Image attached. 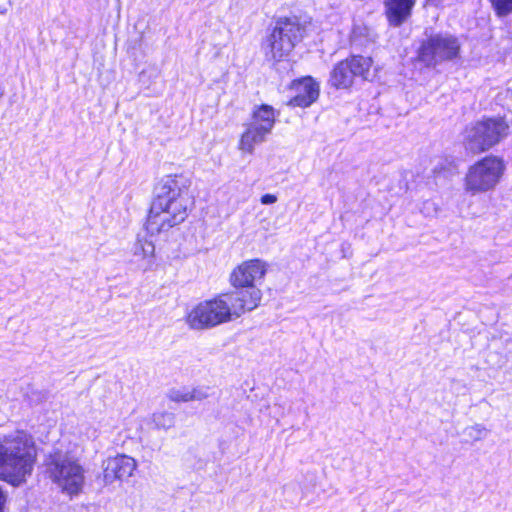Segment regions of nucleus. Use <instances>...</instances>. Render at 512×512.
Masks as SVG:
<instances>
[{"mask_svg":"<svg viewBox=\"0 0 512 512\" xmlns=\"http://www.w3.org/2000/svg\"><path fill=\"white\" fill-rule=\"evenodd\" d=\"M167 397L173 402H189L191 397L189 396L188 389H170L167 393Z\"/></svg>","mask_w":512,"mask_h":512,"instance_id":"19","label":"nucleus"},{"mask_svg":"<svg viewBox=\"0 0 512 512\" xmlns=\"http://www.w3.org/2000/svg\"><path fill=\"white\" fill-rule=\"evenodd\" d=\"M152 422L156 429L168 430L175 424V415L170 412H155L152 415Z\"/></svg>","mask_w":512,"mask_h":512,"instance_id":"17","label":"nucleus"},{"mask_svg":"<svg viewBox=\"0 0 512 512\" xmlns=\"http://www.w3.org/2000/svg\"><path fill=\"white\" fill-rule=\"evenodd\" d=\"M293 89L296 95L288 103L293 107H308L319 97V86L311 77L294 82Z\"/></svg>","mask_w":512,"mask_h":512,"instance_id":"12","label":"nucleus"},{"mask_svg":"<svg viewBox=\"0 0 512 512\" xmlns=\"http://www.w3.org/2000/svg\"><path fill=\"white\" fill-rule=\"evenodd\" d=\"M103 481L106 485L116 480H124L133 475L137 467L136 461L127 455L110 457L103 462Z\"/></svg>","mask_w":512,"mask_h":512,"instance_id":"11","label":"nucleus"},{"mask_svg":"<svg viewBox=\"0 0 512 512\" xmlns=\"http://www.w3.org/2000/svg\"><path fill=\"white\" fill-rule=\"evenodd\" d=\"M187 180L181 175L162 178L154 189V198L145 223L151 235L166 232L185 221L189 205Z\"/></svg>","mask_w":512,"mask_h":512,"instance_id":"1","label":"nucleus"},{"mask_svg":"<svg viewBox=\"0 0 512 512\" xmlns=\"http://www.w3.org/2000/svg\"><path fill=\"white\" fill-rule=\"evenodd\" d=\"M497 15L506 16L512 12V0H490Z\"/></svg>","mask_w":512,"mask_h":512,"instance_id":"20","label":"nucleus"},{"mask_svg":"<svg viewBox=\"0 0 512 512\" xmlns=\"http://www.w3.org/2000/svg\"><path fill=\"white\" fill-rule=\"evenodd\" d=\"M267 272V265L260 259H252L242 262L230 274V283L235 288L234 291H250L259 292L257 307L262 299V292L255 286V283L264 278Z\"/></svg>","mask_w":512,"mask_h":512,"instance_id":"10","label":"nucleus"},{"mask_svg":"<svg viewBox=\"0 0 512 512\" xmlns=\"http://www.w3.org/2000/svg\"><path fill=\"white\" fill-rule=\"evenodd\" d=\"M306 26L297 17H284L276 21L271 34L263 43L268 60L278 62L287 57L303 39Z\"/></svg>","mask_w":512,"mask_h":512,"instance_id":"5","label":"nucleus"},{"mask_svg":"<svg viewBox=\"0 0 512 512\" xmlns=\"http://www.w3.org/2000/svg\"><path fill=\"white\" fill-rule=\"evenodd\" d=\"M460 44L452 36L436 35L422 43L418 50V60L426 67H434L442 61L458 56Z\"/></svg>","mask_w":512,"mask_h":512,"instance_id":"8","label":"nucleus"},{"mask_svg":"<svg viewBox=\"0 0 512 512\" xmlns=\"http://www.w3.org/2000/svg\"><path fill=\"white\" fill-rule=\"evenodd\" d=\"M260 201L264 205L273 204L277 201V197L273 194H264Z\"/></svg>","mask_w":512,"mask_h":512,"instance_id":"22","label":"nucleus"},{"mask_svg":"<svg viewBox=\"0 0 512 512\" xmlns=\"http://www.w3.org/2000/svg\"><path fill=\"white\" fill-rule=\"evenodd\" d=\"M46 472L62 492L78 495L85 483V470L79 460L68 452L55 451L46 460Z\"/></svg>","mask_w":512,"mask_h":512,"instance_id":"4","label":"nucleus"},{"mask_svg":"<svg viewBox=\"0 0 512 512\" xmlns=\"http://www.w3.org/2000/svg\"><path fill=\"white\" fill-rule=\"evenodd\" d=\"M416 0H385L386 15L390 25L400 26L411 15Z\"/></svg>","mask_w":512,"mask_h":512,"instance_id":"13","label":"nucleus"},{"mask_svg":"<svg viewBox=\"0 0 512 512\" xmlns=\"http://www.w3.org/2000/svg\"><path fill=\"white\" fill-rule=\"evenodd\" d=\"M503 162L496 157H486L470 167L465 177V189L471 194L493 189L503 173Z\"/></svg>","mask_w":512,"mask_h":512,"instance_id":"7","label":"nucleus"},{"mask_svg":"<svg viewBox=\"0 0 512 512\" xmlns=\"http://www.w3.org/2000/svg\"><path fill=\"white\" fill-rule=\"evenodd\" d=\"M155 246L152 241L138 238L133 245V255L151 265L154 258Z\"/></svg>","mask_w":512,"mask_h":512,"instance_id":"16","label":"nucleus"},{"mask_svg":"<svg viewBox=\"0 0 512 512\" xmlns=\"http://www.w3.org/2000/svg\"><path fill=\"white\" fill-rule=\"evenodd\" d=\"M36 459L33 438L15 431L0 440V478L18 486L31 474Z\"/></svg>","mask_w":512,"mask_h":512,"instance_id":"3","label":"nucleus"},{"mask_svg":"<svg viewBox=\"0 0 512 512\" xmlns=\"http://www.w3.org/2000/svg\"><path fill=\"white\" fill-rule=\"evenodd\" d=\"M258 299L259 292L256 290L219 294L197 304L189 312L187 323L195 330L214 328L256 309Z\"/></svg>","mask_w":512,"mask_h":512,"instance_id":"2","label":"nucleus"},{"mask_svg":"<svg viewBox=\"0 0 512 512\" xmlns=\"http://www.w3.org/2000/svg\"><path fill=\"white\" fill-rule=\"evenodd\" d=\"M465 433L473 441H480L487 436L488 431L483 425L475 424L473 426L467 427L465 429Z\"/></svg>","mask_w":512,"mask_h":512,"instance_id":"18","label":"nucleus"},{"mask_svg":"<svg viewBox=\"0 0 512 512\" xmlns=\"http://www.w3.org/2000/svg\"><path fill=\"white\" fill-rule=\"evenodd\" d=\"M372 59L364 56H353L339 62L331 71L329 82L337 88H348L353 84L356 77L368 80Z\"/></svg>","mask_w":512,"mask_h":512,"instance_id":"9","label":"nucleus"},{"mask_svg":"<svg viewBox=\"0 0 512 512\" xmlns=\"http://www.w3.org/2000/svg\"><path fill=\"white\" fill-rule=\"evenodd\" d=\"M509 134V124L502 118H487L466 131V145L473 153L490 149Z\"/></svg>","mask_w":512,"mask_h":512,"instance_id":"6","label":"nucleus"},{"mask_svg":"<svg viewBox=\"0 0 512 512\" xmlns=\"http://www.w3.org/2000/svg\"><path fill=\"white\" fill-rule=\"evenodd\" d=\"M208 387H197L192 390H189V396L191 397V401H201L206 399L209 396Z\"/></svg>","mask_w":512,"mask_h":512,"instance_id":"21","label":"nucleus"},{"mask_svg":"<svg viewBox=\"0 0 512 512\" xmlns=\"http://www.w3.org/2000/svg\"><path fill=\"white\" fill-rule=\"evenodd\" d=\"M244 126L245 130L241 135L238 147L241 151L252 154L255 146L265 142L270 132L266 128L255 126L250 122Z\"/></svg>","mask_w":512,"mask_h":512,"instance_id":"14","label":"nucleus"},{"mask_svg":"<svg viewBox=\"0 0 512 512\" xmlns=\"http://www.w3.org/2000/svg\"><path fill=\"white\" fill-rule=\"evenodd\" d=\"M276 121V113L272 106L263 104L255 107L252 113L250 123L258 127H264L268 132H272Z\"/></svg>","mask_w":512,"mask_h":512,"instance_id":"15","label":"nucleus"}]
</instances>
